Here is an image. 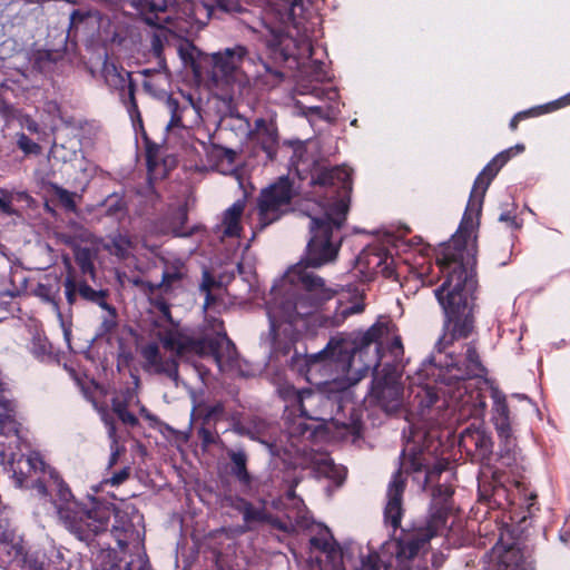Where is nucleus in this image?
I'll return each mask as SVG.
<instances>
[{"label": "nucleus", "mask_w": 570, "mask_h": 570, "mask_svg": "<svg viewBox=\"0 0 570 570\" xmlns=\"http://www.w3.org/2000/svg\"><path fill=\"white\" fill-rule=\"evenodd\" d=\"M312 184L324 188L321 198L322 216L311 217L309 234L304 258L289 268L285 278L296 287L287 293L281 302L268 311L269 334L273 337L274 350L287 355L292 344L281 345L277 340L283 323L294 325L313 314L322 304L332 299L337 291L327 287L322 277L309 272L308 267H321L334 261L338 254L342 236L338 235L344 226L351 205L352 177L344 166L322 167L312 174Z\"/></svg>", "instance_id": "1"}, {"label": "nucleus", "mask_w": 570, "mask_h": 570, "mask_svg": "<svg viewBox=\"0 0 570 570\" xmlns=\"http://www.w3.org/2000/svg\"><path fill=\"white\" fill-rule=\"evenodd\" d=\"M512 149L494 156L476 176L456 233L435 256L442 284L434 289L442 308V335L436 343L441 353L455 341L469 338L476 328V249L468 243L475 228L473 214L480 215L485 193L500 169L511 159Z\"/></svg>", "instance_id": "2"}, {"label": "nucleus", "mask_w": 570, "mask_h": 570, "mask_svg": "<svg viewBox=\"0 0 570 570\" xmlns=\"http://www.w3.org/2000/svg\"><path fill=\"white\" fill-rule=\"evenodd\" d=\"M47 473L50 485L56 491L57 499L53 504L59 520L80 541L90 543L105 532L111 515H115V523L110 532L121 551L140 540V532L134 522L114 503L94 497H89L88 503L79 502L56 469L49 466Z\"/></svg>", "instance_id": "3"}, {"label": "nucleus", "mask_w": 570, "mask_h": 570, "mask_svg": "<svg viewBox=\"0 0 570 570\" xmlns=\"http://www.w3.org/2000/svg\"><path fill=\"white\" fill-rule=\"evenodd\" d=\"M401 466L392 475L386 491V504L384 508V521L394 530L400 528L404 513L403 495L406 487V474H413V480L420 482L419 474H423L422 484L426 490L431 487V508L430 515L424 525L419 528H431L434 530V537L439 530L446 523L448 515L452 508V497L454 493L450 484L439 483L442 473L446 470V463L431 464V459L421 449L413 445L404 449L401 453Z\"/></svg>", "instance_id": "4"}, {"label": "nucleus", "mask_w": 570, "mask_h": 570, "mask_svg": "<svg viewBox=\"0 0 570 570\" xmlns=\"http://www.w3.org/2000/svg\"><path fill=\"white\" fill-rule=\"evenodd\" d=\"M167 351L174 354L164 357L156 343H148L140 348L141 368L148 374L165 375L177 384L179 380V360L189 356H213L219 364L232 363L237 357V350L226 333L213 337H194L180 331L167 330L160 335Z\"/></svg>", "instance_id": "5"}, {"label": "nucleus", "mask_w": 570, "mask_h": 570, "mask_svg": "<svg viewBox=\"0 0 570 570\" xmlns=\"http://www.w3.org/2000/svg\"><path fill=\"white\" fill-rule=\"evenodd\" d=\"M459 448L472 462L480 465L479 502L487 504L490 509H512L518 502L510 484L508 470L514 474V465H501L500 462H495L491 436L480 429L466 428L460 434Z\"/></svg>", "instance_id": "6"}, {"label": "nucleus", "mask_w": 570, "mask_h": 570, "mask_svg": "<svg viewBox=\"0 0 570 570\" xmlns=\"http://www.w3.org/2000/svg\"><path fill=\"white\" fill-rule=\"evenodd\" d=\"M450 363L436 366L432 375L440 384V392L449 399V406L464 410L466 406L484 407L485 402L481 400L479 390H469L468 381L487 375V368L479 354L476 342L471 341L464 345V353L458 357L450 355Z\"/></svg>", "instance_id": "7"}, {"label": "nucleus", "mask_w": 570, "mask_h": 570, "mask_svg": "<svg viewBox=\"0 0 570 570\" xmlns=\"http://www.w3.org/2000/svg\"><path fill=\"white\" fill-rule=\"evenodd\" d=\"M308 371L313 368L317 371H325L333 375L327 384L338 391H345L351 385L356 384L372 367L365 365L361 368L354 370V355L346 344L341 341L331 338L326 346L318 353L311 354L306 358Z\"/></svg>", "instance_id": "8"}, {"label": "nucleus", "mask_w": 570, "mask_h": 570, "mask_svg": "<svg viewBox=\"0 0 570 570\" xmlns=\"http://www.w3.org/2000/svg\"><path fill=\"white\" fill-rule=\"evenodd\" d=\"M293 196V183L287 176H282L263 188L257 197L256 229H265L288 213Z\"/></svg>", "instance_id": "9"}, {"label": "nucleus", "mask_w": 570, "mask_h": 570, "mask_svg": "<svg viewBox=\"0 0 570 570\" xmlns=\"http://www.w3.org/2000/svg\"><path fill=\"white\" fill-rule=\"evenodd\" d=\"M434 538V530L431 528H413L403 530L395 540V550L384 560V570H413V561L425 551L431 539Z\"/></svg>", "instance_id": "10"}, {"label": "nucleus", "mask_w": 570, "mask_h": 570, "mask_svg": "<svg viewBox=\"0 0 570 570\" xmlns=\"http://www.w3.org/2000/svg\"><path fill=\"white\" fill-rule=\"evenodd\" d=\"M282 397L287 402L285 413L298 411L305 419L312 422H325L326 407L332 405L328 396L312 389L296 390L294 386H286L281 390Z\"/></svg>", "instance_id": "11"}, {"label": "nucleus", "mask_w": 570, "mask_h": 570, "mask_svg": "<svg viewBox=\"0 0 570 570\" xmlns=\"http://www.w3.org/2000/svg\"><path fill=\"white\" fill-rule=\"evenodd\" d=\"M209 62L212 80L215 83H229L237 78L246 63H253V59L245 46L236 45L212 53Z\"/></svg>", "instance_id": "12"}, {"label": "nucleus", "mask_w": 570, "mask_h": 570, "mask_svg": "<svg viewBox=\"0 0 570 570\" xmlns=\"http://www.w3.org/2000/svg\"><path fill=\"white\" fill-rule=\"evenodd\" d=\"M371 396L386 413L397 412L402 406L403 386L395 373L376 374L372 382Z\"/></svg>", "instance_id": "13"}, {"label": "nucleus", "mask_w": 570, "mask_h": 570, "mask_svg": "<svg viewBox=\"0 0 570 570\" xmlns=\"http://www.w3.org/2000/svg\"><path fill=\"white\" fill-rule=\"evenodd\" d=\"M62 286L67 303L70 306L75 305L78 298L87 303L99 305L109 296L107 289L92 288L85 279L79 277L72 268H68L62 281Z\"/></svg>", "instance_id": "14"}, {"label": "nucleus", "mask_w": 570, "mask_h": 570, "mask_svg": "<svg viewBox=\"0 0 570 570\" xmlns=\"http://www.w3.org/2000/svg\"><path fill=\"white\" fill-rule=\"evenodd\" d=\"M523 554L521 550L514 544H503L498 542L485 556L483 557L484 570H519L522 562Z\"/></svg>", "instance_id": "15"}, {"label": "nucleus", "mask_w": 570, "mask_h": 570, "mask_svg": "<svg viewBox=\"0 0 570 570\" xmlns=\"http://www.w3.org/2000/svg\"><path fill=\"white\" fill-rule=\"evenodd\" d=\"M309 546L311 549L318 550L326 556L333 570H346L345 560L348 559V556L342 550L327 528L322 529L317 535L312 537Z\"/></svg>", "instance_id": "16"}, {"label": "nucleus", "mask_w": 570, "mask_h": 570, "mask_svg": "<svg viewBox=\"0 0 570 570\" xmlns=\"http://www.w3.org/2000/svg\"><path fill=\"white\" fill-rule=\"evenodd\" d=\"M493 423L501 441L500 451L494 453L495 462H500L501 465H517L518 452L512 438L510 417H497L493 419Z\"/></svg>", "instance_id": "17"}, {"label": "nucleus", "mask_w": 570, "mask_h": 570, "mask_svg": "<svg viewBox=\"0 0 570 570\" xmlns=\"http://www.w3.org/2000/svg\"><path fill=\"white\" fill-rule=\"evenodd\" d=\"M389 328L387 325L384 323H375L373 324L367 331H365L361 336L357 338L356 347H351L350 344L344 341L340 340L346 346L353 351V355L355 356L356 353L360 355L367 350L371 345L374 344L375 353H376V360L373 364V367L376 368L380 365V362L382 360L381 350H382V342L381 338L385 335H387Z\"/></svg>", "instance_id": "18"}, {"label": "nucleus", "mask_w": 570, "mask_h": 570, "mask_svg": "<svg viewBox=\"0 0 570 570\" xmlns=\"http://www.w3.org/2000/svg\"><path fill=\"white\" fill-rule=\"evenodd\" d=\"M294 413L284 412L285 426L291 440L304 439L314 440L318 431L323 428L322 422L309 423V419H305L303 414L291 417Z\"/></svg>", "instance_id": "19"}, {"label": "nucleus", "mask_w": 570, "mask_h": 570, "mask_svg": "<svg viewBox=\"0 0 570 570\" xmlns=\"http://www.w3.org/2000/svg\"><path fill=\"white\" fill-rule=\"evenodd\" d=\"M253 139L269 160L275 159L278 149V135L273 125L267 124L263 118L256 119Z\"/></svg>", "instance_id": "20"}, {"label": "nucleus", "mask_w": 570, "mask_h": 570, "mask_svg": "<svg viewBox=\"0 0 570 570\" xmlns=\"http://www.w3.org/2000/svg\"><path fill=\"white\" fill-rule=\"evenodd\" d=\"M102 76L106 85L119 94L120 100H125V95L129 92L130 85L136 88L131 72L115 63H106L102 69Z\"/></svg>", "instance_id": "21"}, {"label": "nucleus", "mask_w": 570, "mask_h": 570, "mask_svg": "<svg viewBox=\"0 0 570 570\" xmlns=\"http://www.w3.org/2000/svg\"><path fill=\"white\" fill-rule=\"evenodd\" d=\"M513 469L514 474H511L510 470H508V473L510 474L511 488L517 497L518 503H515L514 507H525L530 511L531 508L534 505L538 495L535 492L530 490L529 482L523 475L519 473L520 464L518 461L517 465H514Z\"/></svg>", "instance_id": "22"}, {"label": "nucleus", "mask_w": 570, "mask_h": 570, "mask_svg": "<svg viewBox=\"0 0 570 570\" xmlns=\"http://www.w3.org/2000/svg\"><path fill=\"white\" fill-rule=\"evenodd\" d=\"M230 461L229 472L244 489H250L253 475L247 469L248 455L244 449L230 450L227 452Z\"/></svg>", "instance_id": "23"}, {"label": "nucleus", "mask_w": 570, "mask_h": 570, "mask_svg": "<svg viewBox=\"0 0 570 570\" xmlns=\"http://www.w3.org/2000/svg\"><path fill=\"white\" fill-rule=\"evenodd\" d=\"M7 391H9V383L0 371V404H2L7 411L4 414H0V433L10 435L18 433L19 423L12 413L14 409L12 402L4 397Z\"/></svg>", "instance_id": "24"}, {"label": "nucleus", "mask_w": 570, "mask_h": 570, "mask_svg": "<svg viewBox=\"0 0 570 570\" xmlns=\"http://www.w3.org/2000/svg\"><path fill=\"white\" fill-rule=\"evenodd\" d=\"M569 105H570V92L554 101L548 102L546 105L535 106L530 109L517 112L510 120L509 127L512 131H515L518 129V125L521 120H524V119H528L531 117H538V116H541V115H544L548 112H552L554 110H558V109L563 108Z\"/></svg>", "instance_id": "25"}, {"label": "nucleus", "mask_w": 570, "mask_h": 570, "mask_svg": "<svg viewBox=\"0 0 570 570\" xmlns=\"http://www.w3.org/2000/svg\"><path fill=\"white\" fill-rule=\"evenodd\" d=\"M187 273L186 265L179 261L166 265L159 283V286H165V295H169L175 289L183 287Z\"/></svg>", "instance_id": "26"}, {"label": "nucleus", "mask_w": 570, "mask_h": 570, "mask_svg": "<svg viewBox=\"0 0 570 570\" xmlns=\"http://www.w3.org/2000/svg\"><path fill=\"white\" fill-rule=\"evenodd\" d=\"M234 509L242 513L243 520L247 525L252 523H264L267 520V511L265 507H255L250 501L245 498L237 497ZM250 529V527H248Z\"/></svg>", "instance_id": "27"}, {"label": "nucleus", "mask_w": 570, "mask_h": 570, "mask_svg": "<svg viewBox=\"0 0 570 570\" xmlns=\"http://www.w3.org/2000/svg\"><path fill=\"white\" fill-rule=\"evenodd\" d=\"M145 142V156H146V166L148 175L151 178H164L166 176V170H160L161 168V159H160V146L154 141H151L148 137L144 138Z\"/></svg>", "instance_id": "28"}, {"label": "nucleus", "mask_w": 570, "mask_h": 570, "mask_svg": "<svg viewBox=\"0 0 570 570\" xmlns=\"http://www.w3.org/2000/svg\"><path fill=\"white\" fill-rule=\"evenodd\" d=\"M244 212L242 202L234 203L223 215L224 235L227 237H237L240 235V218Z\"/></svg>", "instance_id": "29"}, {"label": "nucleus", "mask_w": 570, "mask_h": 570, "mask_svg": "<svg viewBox=\"0 0 570 570\" xmlns=\"http://www.w3.org/2000/svg\"><path fill=\"white\" fill-rule=\"evenodd\" d=\"M363 308L361 304L347 305L338 301L335 312L332 315L321 316V325L325 327H337L342 325L348 316L363 312Z\"/></svg>", "instance_id": "30"}, {"label": "nucleus", "mask_w": 570, "mask_h": 570, "mask_svg": "<svg viewBox=\"0 0 570 570\" xmlns=\"http://www.w3.org/2000/svg\"><path fill=\"white\" fill-rule=\"evenodd\" d=\"M31 196L27 191L7 190L0 188V212L7 216H13L18 214V210L13 208L14 202L30 203Z\"/></svg>", "instance_id": "31"}, {"label": "nucleus", "mask_w": 570, "mask_h": 570, "mask_svg": "<svg viewBox=\"0 0 570 570\" xmlns=\"http://www.w3.org/2000/svg\"><path fill=\"white\" fill-rule=\"evenodd\" d=\"M165 107L170 115V119L166 126V129L173 130L175 128H185V125L183 124V115L185 111L189 110V106L180 105L178 99L170 95L165 101Z\"/></svg>", "instance_id": "32"}, {"label": "nucleus", "mask_w": 570, "mask_h": 570, "mask_svg": "<svg viewBox=\"0 0 570 570\" xmlns=\"http://www.w3.org/2000/svg\"><path fill=\"white\" fill-rule=\"evenodd\" d=\"M98 306L106 312L99 325L98 335L102 336L114 333L118 327V313L116 307L109 304L107 298H105Z\"/></svg>", "instance_id": "33"}, {"label": "nucleus", "mask_w": 570, "mask_h": 570, "mask_svg": "<svg viewBox=\"0 0 570 570\" xmlns=\"http://www.w3.org/2000/svg\"><path fill=\"white\" fill-rule=\"evenodd\" d=\"M105 207V215L112 218H119L127 212V204L125 198L114 193L109 195L102 203Z\"/></svg>", "instance_id": "34"}, {"label": "nucleus", "mask_w": 570, "mask_h": 570, "mask_svg": "<svg viewBox=\"0 0 570 570\" xmlns=\"http://www.w3.org/2000/svg\"><path fill=\"white\" fill-rule=\"evenodd\" d=\"M117 552L112 549H102L96 556L95 567L96 570H115L119 563Z\"/></svg>", "instance_id": "35"}, {"label": "nucleus", "mask_w": 570, "mask_h": 570, "mask_svg": "<svg viewBox=\"0 0 570 570\" xmlns=\"http://www.w3.org/2000/svg\"><path fill=\"white\" fill-rule=\"evenodd\" d=\"M75 262L78 265L81 274L83 276L89 275L90 277H95L96 269L92 262L91 252L88 248H80L75 254Z\"/></svg>", "instance_id": "36"}, {"label": "nucleus", "mask_w": 570, "mask_h": 570, "mask_svg": "<svg viewBox=\"0 0 570 570\" xmlns=\"http://www.w3.org/2000/svg\"><path fill=\"white\" fill-rule=\"evenodd\" d=\"M60 288L58 286L49 284H38L36 288V295L42 301L50 303L55 309L59 311L60 303Z\"/></svg>", "instance_id": "37"}, {"label": "nucleus", "mask_w": 570, "mask_h": 570, "mask_svg": "<svg viewBox=\"0 0 570 570\" xmlns=\"http://www.w3.org/2000/svg\"><path fill=\"white\" fill-rule=\"evenodd\" d=\"M121 101L126 106L132 122L135 124L136 121H138L139 125L142 126L141 115L136 100V89L132 85H130L129 92L125 95V100Z\"/></svg>", "instance_id": "38"}, {"label": "nucleus", "mask_w": 570, "mask_h": 570, "mask_svg": "<svg viewBox=\"0 0 570 570\" xmlns=\"http://www.w3.org/2000/svg\"><path fill=\"white\" fill-rule=\"evenodd\" d=\"M16 144L24 155H39L41 151L40 145L24 132L17 134Z\"/></svg>", "instance_id": "39"}, {"label": "nucleus", "mask_w": 570, "mask_h": 570, "mask_svg": "<svg viewBox=\"0 0 570 570\" xmlns=\"http://www.w3.org/2000/svg\"><path fill=\"white\" fill-rule=\"evenodd\" d=\"M415 399H420L419 406L423 411L432 407L438 402L439 394L433 386L426 385L417 392Z\"/></svg>", "instance_id": "40"}, {"label": "nucleus", "mask_w": 570, "mask_h": 570, "mask_svg": "<svg viewBox=\"0 0 570 570\" xmlns=\"http://www.w3.org/2000/svg\"><path fill=\"white\" fill-rule=\"evenodd\" d=\"M492 399H493V419L510 417V411H509L505 395L501 391L494 390L492 392Z\"/></svg>", "instance_id": "41"}, {"label": "nucleus", "mask_w": 570, "mask_h": 570, "mask_svg": "<svg viewBox=\"0 0 570 570\" xmlns=\"http://www.w3.org/2000/svg\"><path fill=\"white\" fill-rule=\"evenodd\" d=\"M188 220V215L185 209H178L173 218V232L176 236L187 237L193 235V230H187L185 224Z\"/></svg>", "instance_id": "42"}, {"label": "nucleus", "mask_w": 570, "mask_h": 570, "mask_svg": "<svg viewBox=\"0 0 570 570\" xmlns=\"http://www.w3.org/2000/svg\"><path fill=\"white\" fill-rule=\"evenodd\" d=\"M384 560L376 552H371L361 558V567L357 570H384Z\"/></svg>", "instance_id": "43"}, {"label": "nucleus", "mask_w": 570, "mask_h": 570, "mask_svg": "<svg viewBox=\"0 0 570 570\" xmlns=\"http://www.w3.org/2000/svg\"><path fill=\"white\" fill-rule=\"evenodd\" d=\"M131 246V242L128 236L117 234L111 238V247L117 256L124 257Z\"/></svg>", "instance_id": "44"}, {"label": "nucleus", "mask_w": 570, "mask_h": 570, "mask_svg": "<svg viewBox=\"0 0 570 570\" xmlns=\"http://www.w3.org/2000/svg\"><path fill=\"white\" fill-rule=\"evenodd\" d=\"M151 305L160 313L163 318L170 324H174L170 304L166 301L163 295L156 296L150 301Z\"/></svg>", "instance_id": "45"}, {"label": "nucleus", "mask_w": 570, "mask_h": 570, "mask_svg": "<svg viewBox=\"0 0 570 570\" xmlns=\"http://www.w3.org/2000/svg\"><path fill=\"white\" fill-rule=\"evenodd\" d=\"M215 9L226 13H240L243 7L240 0H214Z\"/></svg>", "instance_id": "46"}, {"label": "nucleus", "mask_w": 570, "mask_h": 570, "mask_svg": "<svg viewBox=\"0 0 570 570\" xmlns=\"http://www.w3.org/2000/svg\"><path fill=\"white\" fill-rule=\"evenodd\" d=\"M372 255L376 259L375 268H380V272H382L385 277H391L393 269L390 267L387 261L390 259L392 263L393 258L389 257L385 253H374Z\"/></svg>", "instance_id": "47"}, {"label": "nucleus", "mask_w": 570, "mask_h": 570, "mask_svg": "<svg viewBox=\"0 0 570 570\" xmlns=\"http://www.w3.org/2000/svg\"><path fill=\"white\" fill-rule=\"evenodd\" d=\"M499 222L505 223L511 230H519L522 227V220L512 210L502 212L499 216Z\"/></svg>", "instance_id": "48"}, {"label": "nucleus", "mask_w": 570, "mask_h": 570, "mask_svg": "<svg viewBox=\"0 0 570 570\" xmlns=\"http://www.w3.org/2000/svg\"><path fill=\"white\" fill-rule=\"evenodd\" d=\"M282 8L289 17L294 18L298 11L303 10L304 0H277Z\"/></svg>", "instance_id": "49"}, {"label": "nucleus", "mask_w": 570, "mask_h": 570, "mask_svg": "<svg viewBox=\"0 0 570 570\" xmlns=\"http://www.w3.org/2000/svg\"><path fill=\"white\" fill-rule=\"evenodd\" d=\"M92 17L91 10H72L70 13L69 29H77L82 22Z\"/></svg>", "instance_id": "50"}, {"label": "nucleus", "mask_w": 570, "mask_h": 570, "mask_svg": "<svg viewBox=\"0 0 570 570\" xmlns=\"http://www.w3.org/2000/svg\"><path fill=\"white\" fill-rule=\"evenodd\" d=\"M129 400V394L122 397L115 396L111 399V410L117 415V417L128 411Z\"/></svg>", "instance_id": "51"}, {"label": "nucleus", "mask_w": 570, "mask_h": 570, "mask_svg": "<svg viewBox=\"0 0 570 570\" xmlns=\"http://www.w3.org/2000/svg\"><path fill=\"white\" fill-rule=\"evenodd\" d=\"M59 202L62 204V206L70 212H73L76 209V202L73 198V194L70 193L67 189L59 188L57 191Z\"/></svg>", "instance_id": "52"}, {"label": "nucleus", "mask_w": 570, "mask_h": 570, "mask_svg": "<svg viewBox=\"0 0 570 570\" xmlns=\"http://www.w3.org/2000/svg\"><path fill=\"white\" fill-rule=\"evenodd\" d=\"M340 426L354 436H360L363 423L360 417H351L348 422H342Z\"/></svg>", "instance_id": "53"}, {"label": "nucleus", "mask_w": 570, "mask_h": 570, "mask_svg": "<svg viewBox=\"0 0 570 570\" xmlns=\"http://www.w3.org/2000/svg\"><path fill=\"white\" fill-rule=\"evenodd\" d=\"M130 468L125 466L119 472L114 473L109 479H106L102 484L119 485L129 479Z\"/></svg>", "instance_id": "54"}, {"label": "nucleus", "mask_w": 570, "mask_h": 570, "mask_svg": "<svg viewBox=\"0 0 570 570\" xmlns=\"http://www.w3.org/2000/svg\"><path fill=\"white\" fill-rule=\"evenodd\" d=\"M389 351L394 356L395 360L399 356L403 355L404 348L400 336H395L392 340V342L389 344Z\"/></svg>", "instance_id": "55"}, {"label": "nucleus", "mask_w": 570, "mask_h": 570, "mask_svg": "<svg viewBox=\"0 0 570 570\" xmlns=\"http://www.w3.org/2000/svg\"><path fill=\"white\" fill-rule=\"evenodd\" d=\"M264 523H268L273 528H275V529H277L279 531H283V532H288L289 531V525L286 522L282 521L277 517H273L269 513H267V520Z\"/></svg>", "instance_id": "56"}, {"label": "nucleus", "mask_w": 570, "mask_h": 570, "mask_svg": "<svg viewBox=\"0 0 570 570\" xmlns=\"http://www.w3.org/2000/svg\"><path fill=\"white\" fill-rule=\"evenodd\" d=\"M139 414L149 422L151 428H156L158 424H160L158 416L153 414L145 405L140 406Z\"/></svg>", "instance_id": "57"}, {"label": "nucleus", "mask_w": 570, "mask_h": 570, "mask_svg": "<svg viewBox=\"0 0 570 570\" xmlns=\"http://www.w3.org/2000/svg\"><path fill=\"white\" fill-rule=\"evenodd\" d=\"M122 424L128 425L130 428H136L139 424L138 417L131 413L130 411H126L121 415L118 416Z\"/></svg>", "instance_id": "58"}, {"label": "nucleus", "mask_w": 570, "mask_h": 570, "mask_svg": "<svg viewBox=\"0 0 570 570\" xmlns=\"http://www.w3.org/2000/svg\"><path fill=\"white\" fill-rule=\"evenodd\" d=\"M142 291L148 295H155L156 292H160V294L165 295V286H159V283H153L149 281L145 282Z\"/></svg>", "instance_id": "59"}, {"label": "nucleus", "mask_w": 570, "mask_h": 570, "mask_svg": "<svg viewBox=\"0 0 570 570\" xmlns=\"http://www.w3.org/2000/svg\"><path fill=\"white\" fill-rule=\"evenodd\" d=\"M225 413V406L222 402H217L208 409L207 415L209 417L219 419Z\"/></svg>", "instance_id": "60"}, {"label": "nucleus", "mask_w": 570, "mask_h": 570, "mask_svg": "<svg viewBox=\"0 0 570 570\" xmlns=\"http://www.w3.org/2000/svg\"><path fill=\"white\" fill-rule=\"evenodd\" d=\"M213 154L216 157H218V158L224 156L229 161H233L234 160V156H235V153L232 149H227V148H223V147H217V146H214Z\"/></svg>", "instance_id": "61"}, {"label": "nucleus", "mask_w": 570, "mask_h": 570, "mask_svg": "<svg viewBox=\"0 0 570 570\" xmlns=\"http://www.w3.org/2000/svg\"><path fill=\"white\" fill-rule=\"evenodd\" d=\"M445 562V556L441 552H434L431 558V563L434 570H439Z\"/></svg>", "instance_id": "62"}, {"label": "nucleus", "mask_w": 570, "mask_h": 570, "mask_svg": "<svg viewBox=\"0 0 570 570\" xmlns=\"http://www.w3.org/2000/svg\"><path fill=\"white\" fill-rule=\"evenodd\" d=\"M33 489L38 492L39 495L43 498L49 497L48 485L43 480H37L33 484Z\"/></svg>", "instance_id": "63"}, {"label": "nucleus", "mask_w": 570, "mask_h": 570, "mask_svg": "<svg viewBox=\"0 0 570 570\" xmlns=\"http://www.w3.org/2000/svg\"><path fill=\"white\" fill-rule=\"evenodd\" d=\"M215 279L206 272L204 274V279L200 285V289L205 292H210L212 287L215 285Z\"/></svg>", "instance_id": "64"}]
</instances>
